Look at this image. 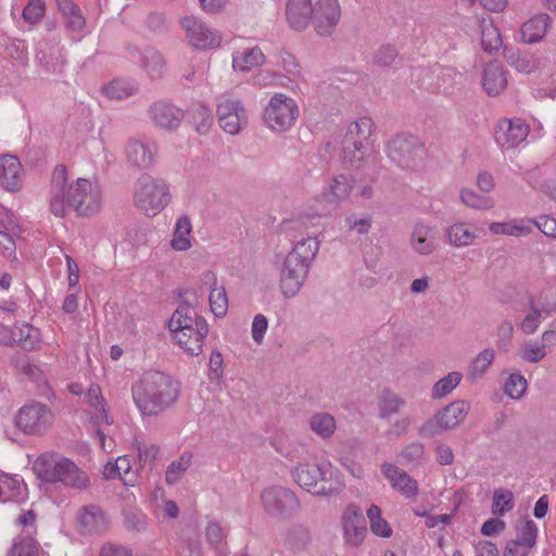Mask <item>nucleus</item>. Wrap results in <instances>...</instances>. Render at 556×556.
I'll return each mask as SVG.
<instances>
[{
    "label": "nucleus",
    "instance_id": "f257e3e1",
    "mask_svg": "<svg viewBox=\"0 0 556 556\" xmlns=\"http://www.w3.org/2000/svg\"><path fill=\"white\" fill-rule=\"evenodd\" d=\"M67 168L56 165L51 174L50 210L56 217H64L70 211L88 217L100 212L102 190L97 180L77 178L67 182Z\"/></svg>",
    "mask_w": 556,
    "mask_h": 556
},
{
    "label": "nucleus",
    "instance_id": "f03ea898",
    "mask_svg": "<svg viewBox=\"0 0 556 556\" xmlns=\"http://www.w3.org/2000/svg\"><path fill=\"white\" fill-rule=\"evenodd\" d=\"M131 392L134 402L142 415L156 416L176 402L179 388L170 376L149 370L132 386Z\"/></svg>",
    "mask_w": 556,
    "mask_h": 556
},
{
    "label": "nucleus",
    "instance_id": "7ed1b4c3",
    "mask_svg": "<svg viewBox=\"0 0 556 556\" xmlns=\"http://www.w3.org/2000/svg\"><path fill=\"white\" fill-rule=\"evenodd\" d=\"M318 250L317 239L307 237L296 242L286 255L279 273V289L283 298L291 299L300 292Z\"/></svg>",
    "mask_w": 556,
    "mask_h": 556
},
{
    "label": "nucleus",
    "instance_id": "20e7f679",
    "mask_svg": "<svg viewBox=\"0 0 556 556\" xmlns=\"http://www.w3.org/2000/svg\"><path fill=\"white\" fill-rule=\"evenodd\" d=\"M168 329L176 342L190 355H199L208 333L205 319L194 308L181 302L168 320Z\"/></svg>",
    "mask_w": 556,
    "mask_h": 556
},
{
    "label": "nucleus",
    "instance_id": "39448f33",
    "mask_svg": "<svg viewBox=\"0 0 556 556\" xmlns=\"http://www.w3.org/2000/svg\"><path fill=\"white\" fill-rule=\"evenodd\" d=\"M33 470L45 482H61L65 486L77 490L87 489L89 477L68 458L58 457L54 454H41L34 463Z\"/></svg>",
    "mask_w": 556,
    "mask_h": 556
},
{
    "label": "nucleus",
    "instance_id": "423d86ee",
    "mask_svg": "<svg viewBox=\"0 0 556 556\" xmlns=\"http://www.w3.org/2000/svg\"><path fill=\"white\" fill-rule=\"evenodd\" d=\"M134 206L147 217H154L172 202L169 185L148 174L141 175L134 185Z\"/></svg>",
    "mask_w": 556,
    "mask_h": 556
},
{
    "label": "nucleus",
    "instance_id": "0eeeda50",
    "mask_svg": "<svg viewBox=\"0 0 556 556\" xmlns=\"http://www.w3.org/2000/svg\"><path fill=\"white\" fill-rule=\"evenodd\" d=\"M469 409L470 405L468 402L463 400L454 401L427 419L418 428L417 433L421 438H434L444 431L454 429L465 420Z\"/></svg>",
    "mask_w": 556,
    "mask_h": 556
},
{
    "label": "nucleus",
    "instance_id": "6e6552de",
    "mask_svg": "<svg viewBox=\"0 0 556 556\" xmlns=\"http://www.w3.org/2000/svg\"><path fill=\"white\" fill-rule=\"evenodd\" d=\"M299 116V108L294 99L283 93L270 98L264 111V122L274 131L283 132L290 129Z\"/></svg>",
    "mask_w": 556,
    "mask_h": 556
},
{
    "label": "nucleus",
    "instance_id": "1a4fd4ad",
    "mask_svg": "<svg viewBox=\"0 0 556 556\" xmlns=\"http://www.w3.org/2000/svg\"><path fill=\"white\" fill-rule=\"evenodd\" d=\"M261 503L267 515L277 519H289L300 509L295 493L280 485L266 488L261 493Z\"/></svg>",
    "mask_w": 556,
    "mask_h": 556
},
{
    "label": "nucleus",
    "instance_id": "9d476101",
    "mask_svg": "<svg viewBox=\"0 0 556 556\" xmlns=\"http://www.w3.org/2000/svg\"><path fill=\"white\" fill-rule=\"evenodd\" d=\"M53 422L54 414L51 408L39 402L24 405L15 416L16 427L30 435H43Z\"/></svg>",
    "mask_w": 556,
    "mask_h": 556
},
{
    "label": "nucleus",
    "instance_id": "9b49d317",
    "mask_svg": "<svg viewBox=\"0 0 556 556\" xmlns=\"http://www.w3.org/2000/svg\"><path fill=\"white\" fill-rule=\"evenodd\" d=\"M329 464L300 463L292 471L293 480L313 495H329L331 489L326 485Z\"/></svg>",
    "mask_w": 556,
    "mask_h": 556
},
{
    "label": "nucleus",
    "instance_id": "f8f14e48",
    "mask_svg": "<svg viewBox=\"0 0 556 556\" xmlns=\"http://www.w3.org/2000/svg\"><path fill=\"white\" fill-rule=\"evenodd\" d=\"M341 5L338 0H317L313 5L312 24L321 37L331 36L341 20Z\"/></svg>",
    "mask_w": 556,
    "mask_h": 556
},
{
    "label": "nucleus",
    "instance_id": "ddd939ff",
    "mask_svg": "<svg viewBox=\"0 0 556 556\" xmlns=\"http://www.w3.org/2000/svg\"><path fill=\"white\" fill-rule=\"evenodd\" d=\"M216 114L220 128L230 136L239 135L248 125L247 111L239 100L225 99L217 104Z\"/></svg>",
    "mask_w": 556,
    "mask_h": 556
},
{
    "label": "nucleus",
    "instance_id": "4468645a",
    "mask_svg": "<svg viewBox=\"0 0 556 556\" xmlns=\"http://www.w3.org/2000/svg\"><path fill=\"white\" fill-rule=\"evenodd\" d=\"M182 25L191 46L197 49H213L219 46L220 35L195 17H186Z\"/></svg>",
    "mask_w": 556,
    "mask_h": 556
},
{
    "label": "nucleus",
    "instance_id": "2eb2a0df",
    "mask_svg": "<svg viewBox=\"0 0 556 556\" xmlns=\"http://www.w3.org/2000/svg\"><path fill=\"white\" fill-rule=\"evenodd\" d=\"M409 244L416 254L428 256L434 253L440 247L439 230L435 226L425 222H418L413 227Z\"/></svg>",
    "mask_w": 556,
    "mask_h": 556
},
{
    "label": "nucleus",
    "instance_id": "dca6fc26",
    "mask_svg": "<svg viewBox=\"0 0 556 556\" xmlns=\"http://www.w3.org/2000/svg\"><path fill=\"white\" fill-rule=\"evenodd\" d=\"M125 153L130 166L149 169L156 163L159 149L155 141H128Z\"/></svg>",
    "mask_w": 556,
    "mask_h": 556
},
{
    "label": "nucleus",
    "instance_id": "f3484780",
    "mask_svg": "<svg viewBox=\"0 0 556 556\" xmlns=\"http://www.w3.org/2000/svg\"><path fill=\"white\" fill-rule=\"evenodd\" d=\"M148 113L155 126L166 130L178 129L185 117L184 110L166 101L152 103Z\"/></svg>",
    "mask_w": 556,
    "mask_h": 556
},
{
    "label": "nucleus",
    "instance_id": "a211bd4d",
    "mask_svg": "<svg viewBox=\"0 0 556 556\" xmlns=\"http://www.w3.org/2000/svg\"><path fill=\"white\" fill-rule=\"evenodd\" d=\"M381 472L388 479L391 486L405 498L412 500L418 495V482L405 470L390 463L381 465Z\"/></svg>",
    "mask_w": 556,
    "mask_h": 556
},
{
    "label": "nucleus",
    "instance_id": "6ab92c4d",
    "mask_svg": "<svg viewBox=\"0 0 556 556\" xmlns=\"http://www.w3.org/2000/svg\"><path fill=\"white\" fill-rule=\"evenodd\" d=\"M344 539L346 543L357 546L359 545L366 534V522L362 510L356 506H349L342 518Z\"/></svg>",
    "mask_w": 556,
    "mask_h": 556
},
{
    "label": "nucleus",
    "instance_id": "aec40b11",
    "mask_svg": "<svg viewBox=\"0 0 556 556\" xmlns=\"http://www.w3.org/2000/svg\"><path fill=\"white\" fill-rule=\"evenodd\" d=\"M355 180L346 175L332 176L324 186L321 199L328 204H340L345 201L354 189Z\"/></svg>",
    "mask_w": 556,
    "mask_h": 556
},
{
    "label": "nucleus",
    "instance_id": "412c9836",
    "mask_svg": "<svg viewBox=\"0 0 556 556\" xmlns=\"http://www.w3.org/2000/svg\"><path fill=\"white\" fill-rule=\"evenodd\" d=\"M556 344L555 330H545L541 334V342L529 340L523 342L517 351V355L525 362L539 363L547 355V345Z\"/></svg>",
    "mask_w": 556,
    "mask_h": 556
},
{
    "label": "nucleus",
    "instance_id": "4be33fe9",
    "mask_svg": "<svg viewBox=\"0 0 556 556\" xmlns=\"http://www.w3.org/2000/svg\"><path fill=\"white\" fill-rule=\"evenodd\" d=\"M0 182L8 191H16L23 185V168L18 159L14 155L0 157Z\"/></svg>",
    "mask_w": 556,
    "mask_h": 556
},
{
    "label": "nucleus",
    "instance_id": "5701e85b",
    "mask_svg": "<svg viewBox=\"0 0 556 556\" xmlns=\"http://www.w3.org/2000/svg\"><path fill=\"white\" fill-rule=\"evenodd\" d=\"M202 282L210 288V306L216 317H224L228 309V298L223 286L218 285L215 273L206 270L202 274Z\"/></svg>",
    "mask_w": 556,
    "mask_h": 556
},
{
    "label": "nucleus",
    "instance_id": "b1692460",
    "mask_svg": "<svg viewBox=\"0 0 556 556\" xmlns=\"http://www.w3.org/2000/svg\"><path fill=\"white\" fill-rule=\"evenodd\" d=\"M313 4L311 0H288L286 16L291 28L304 30L312 22Z\"/></svg>",
    "mask_w": 556,
    "mask_h": 556
},
{
    "label": "nucleus",
    "instance_id": "393cba45",
    "mask_svg": "<svg viewBox=\"0 0 556 556\" xmlns=\"http://www.w3.org/2000/svg\"><path fill=\"white\" fill-rule=\"evenodd\" d=\"M407 405V402L399 393L391 389H383L377 397V416L381 420H391Z\"/></svg>",
    "mask_w": 556,
    "mask_h": 556
},
{
    "label": "nucleus",
    "instance_id": "a878e982",
    "mask_svg": "<svg viewBox=\"0 0 556 556\" xmlns=\"http://www.w3.org/2000/svg\"><path fill=\"white\" fill-rule=\"evenodd\" d=\"M78 523L85 533H102L108 529V518L104 513L94 505L83 507L77 515Z\"/></svg>",
    "mask_w": 556,
    "mask_h": 556
},
{
    "label": "nucleus",
    "instance_id": "bb28decb",
    "mask_svg": "<svg viewBox=\"0 0 556 556\" xmlns=\"http://www.w3.org/2000/svg\"><path fill=\"white\" fill-rule=\"evenodd\" d=\"M507 86L503 65L497 61L489 62L482 73V87L490 97L498 96Z\"/></svg>",
    "mask_w": 556,
    "mask_h": 556
},
{
    "label": "nucleus",
    "instance_id": "cd10ccee",
    "mask_svg": "<svg viewBox=\"0 0 556 556\" xmlns=\"http://www.w3.org/2000/svg\"><path fill=\"white\" fill-rule=\"evenodd\" d=\"M445 238L448 244L462 249L475 244L477 232L466 223H454L445 229Z\"/></svg>",
    "mask_w": 556,
    "mask_h": 556
},
{
    "label": "nucleus",
    "instance_id": "c85d7f7f",
    "mask_svg": "<svg viewBox=\"0 0 556 556\" xmlns=\"http://www.w3.org/2000/svg\"><path fill=\"white\" fill-rule=\"evenodd\" d=\"M26 491V484L17 476L0 475V502H23Z\"/></svg>",
    "mask_w": 556,
    "mask_h": 556
},
{
    "label": "nucleus",
    "instance_id": "c756f323",
    "mask_svg": "<svg viewBox=\"0 0 556 556\" xmlns=\"http://www.w3.org/2000/svg\"><path fill=\"white\" fill-rule=\"evenodd\" d=\"M529 125L521 118H502L495 128V139H527Z\"/></svg>",
    "mask_w": 556,
    "mask_h": 556
},
{
    "label": "nucleus",
    "instance_id": "7c9ffc66",
    "mask_svg": "<svg viewBox=\"0 0 556 556\" xmlns=\"http://www.w3.org/2000/svg\"><path fill=\"white\" fill-rule=\"evenodd\" d=\"M549 22L551 17L542 13L523 23L521 27L522 40L527 43H534L541 40L546 34Z\"/></svg>",
    "mask_w": 556,
    "mask_h": 556
},
{
    "label": "nucleus",
    "instance_id": "2f4dec72",
    "mask_svg": "<svg viewBox=\"0 0 556 556\" xmlns=\"http://www.w3.org/2000/svg\"><path fill=\"white\" fill-rule=\"evenodd\" d=\"M191 220L188 216H180L175 224L174 232L170 239V248L178 252L188 251L191 244Z\"/></svg>",
    "mask_w": 556,
    "mask_h": 556
},
{
    "label": "nucleus",
    "instance_id": "473e14b6",
    "mask_svg": "<svg viewBox=\"0 0 556 556\" xmlns=\"http://www.w3.org/2000/svg\"><path fill=\"white\" fill-rule=\"evenodd\" d=\"M528 218L511 219L509 222H492L489 230L493 235H504L513 237H526L531 233L532 228L528 225Z\"/></svg>",
    "mask_w": 556,
    "mask_h": 556
},
{
    "label": "nucleus",
    "instance_id": "72a5a7b5",
    "mask_svg": "<svg viewBox=\"0 0 556 556\" xmlns=\"http://www.w3.org/2000/svg\"><path fill=\"white\" fill-rule=\"evenodd\" d=\"M86 401L94 409L92 418L96 424L111 425L113 422L112 416H110L105 409L104 399L98 384H91L89 387L86 393Z\"/></svg>",
    "mask_w": 556,
    "mask_h": 556
},
{
    "label": "nucleus",
    "instance_id": "f704fd0d",
    "mask_svg": "<svg viewBox=\"0 0 556 556\" xmlns=\"http://www.w3.org/2000/svg\"><path fill=\"white\" fill-rule=\"evenodd\" d=\"M101 90L110 100H125L137 93L138 86L129 80L116 78L103 85Z\"/></svg>",
    "mask_w": 556,
    "mask_h": 556
},
{
    "label": "nucleus",
    "instance_id": "c9c22d12",
    "mask_svg": "<svg viewBox=\"0 0 556 556\" xmlns=\"http://www.w3.org/2000/svg\"><path fill=\"white\" fill-rule=\"evenodd\" d=\"M265 55L258 47L237 52L232 58V66L237 71L248 72L264 63Z\"/></svg>",
    "mask_w": 556,
    "mask_h": 556
},
{
    "label": "nucleus",
    "instance_id": "e433bc0d",
    "mask_svg": "<svg viewBox=\"0 0 556 556\" xmlns=\"http://www.w3.org/2000/svg\"><path fill=\"white\" fill-rule=\"evenodd\" d=\"M494 349L488 348L482 350L470 362L467 370V377L472 381H477L478 379L482 378L483 375L488 371L489 367L494 362Z\"/></svg>",
    "mask_w": 556,
    "mask_h": 556
},
{
    "label": "nucleus",
    "instance_id": "4c0bfd02",
    "mask_svg": "<svg viewBox=\"0 0 556 556\" xmlns=\"http://www.w3.org/2000/svg\"><path fill=\"white\" fill-rule=\"evenodd\" d=\"M311 430L323 439H329L336 431L337 424L332 415L316 413L309 418Z\"/></svg>",
    "mask_w": 556,
    "mask_h": 556
},
{
    "label": "nucleus",
    "instance_id": "58836bf2",
    "mask_svg": "<svg viewBox=\"0 0 556 556\" xmlns=\"http://www.w3.org/2000/svg\"><path fill=\"white\" fill-rule=\"evenodd\" d=\"M40 342V331L29 324L16 326L15 343L24 350H34Z\"/></svg>",
    "mask_w": 556,
    "mask_h": 556
},
{
    "label": "nucleus",
    "instance_id": "ea45409f",
    "mask_svg": "<svg viewBox=\"0 0 556 556\" xmlns=\"http://www.w3.org/2000/svg\"><path fill=\"white\" fill-rule=\"evenodd\" d=\"M502 37L498 29L491 23L485 21L481 24V47L488 52L497 51L502 46Z\"/></svg>",
    "mask_w": 556,
    "mask_h": 556
},
{
    "label": "nucleus",
    "instance_id": "a19ab883",
    "mask_svg": "<svg viewBox=\"0 0 556 556\" xmlns=\"http://www.w3.org/2000/svg\"><path fill=\"white\" fill-rule=\"evenodd\" d=\"M528 304H532L539 311L543 312L545 316H551L556 312V293L552 288L542 289L536 298L530 296Z\"/></svg>",
    "mask_w": 556,
    "mask_h": 556
},
{
    "label": "nucleus",
    "instance_id": "79ce46f5",
    "mask_svg": "<svg viewBox=\"0 0 556 556\" xmlns=\"http://www.w3.org/2000/svg\"><path fill=\"white\" fill-rule=\"evenodd\" d=\"M463 375L459 371L448 372L437 381L432 388L433 399H443L448 395L462 381Z\"/></svg>",
    "mask_w": 556,
    "mask_h": 556
},
{
    "label": "nucleus",
    "instance_id": "37998d69",
    "mask_svg": "<svg viewBox=\"0 0 556 556\" xmlns=\"http://www.w3.org/2000/svg\"><path fill=\"white\" fill-rule=\"evenodd\" d=\"M193 126L199 136H205L213 124V117L208 106L199 103L192 110Z\"/></svg>",
    "mask_w": 556,
    "mask_h": 556
},
{
    "label": "nucleus",
    "instance_id": "c03bdc74",
    "mask_svg": "<svg viewBox=\"0 0 556 556\" xmlns=\"http://www.w3.org/2000/svg\"><path fill=\"white\" fill-rule=\"evenodd\" d=\"M367 517L370 522L372 533L381 538H390L392 529L386 519L381 516V509L377 505H371L367 509Z\"/></svg>",
    "mask_w": 556,
    "mask_h": 556
},
{
    "label": "nucleus",
    "instance_id": "a18cd8bd",
    "mask_svg": "<svg viewBox=\"0 0 556 556\" xmlns=\"http://www.w3.org/2000/svg\"><path fill=\"white\" fill-rule=\"evenodd\" d=\"M426 457L425 444L419 441H413L405 445L399 453V458L403 465L419 464Z\"/></svg>",
    "mask_w": 556,
    "mask_h": 556
},
{
    "label": "nucleus",
    "instance_id": "49530a36",
    "mask_svg": "<svg viewBox=\"0 0 556 556\" xmlns=\"http://www.w3.org/2000/svg\"><path fill=\"white\" fill-rule=\"evenodd\" d=\"M516 539L515 541L519 543H523L528 546L535 547L536 545V539L539 534V528L536 523L531 520L527 519L521 523H518L516 526Z\"/></svg>",
    "mask_w": 556,
    "mask_h": 556
},
{
    "label": "nucleus",
    "instance_id": "de8ad7c7",
    "mask_svg": "<svg viewBox=\"0 0 556 556\" xmlns=\"http://www.w3.org/2000/svg\"><path fill=\"white\" fill-rule=\"evenodd\" d=\"M38 542L31 536H18L14 539L10 556H37L39 552Z\"/></svg>",
    "mask_w": 556,
    "mask_h": 556
},
{
    "label": "nucleus",
    "instance_id": "09e8293b",
    "mask_svg": "<svg viewBox=\"0 0 556 556\" xmlns=\"http://www.w3.org/2000/svg\"><path fill=\"white\" fill-rule=\"evenodd\" d=\"M191 466V455L182 454L179 459L174 460L166 469L165 480L168 484L178 482Z\"/></svg>",
    "mask_w": 556,
    "mask_h": 556
},
{
    "label": "nucleus",
    "instance_id": "8fccbe9b",
    "mask_svg": "<svg viewBox=\"0 0 556 556\" xmlns=\"http://www.w3.org/2000/svg\"><path fill=\"white\" fill-rule=\"evenodd\" d=\"M528 306L529 311L519 324L520 330L527 336L535 333L542 321L548 317L532 304Z\"/></svg>",
    "mask_w": 556,
    "mask_h": 556
},
{
    "label": "nucleus",
    "instance_id": "3c124183",
    "mask_svg": "<svg viewBox=\"0 0 556 556\" xmlns=\"http://www.w3.org/2000/svg\"><path fill=\"white\" fill-rule=\"evenodd\" d=\"M528 388L526 378L520 372H513L504 384V393L513 400L521 399Z\"/></svg>",
    "mask_w": 556,
    "mask_h": 556
},
{
    "label": "nucleus",
    "instance_id": "603ef678",
    "mask_svg": "<svg viewBox=\"0 0 556 556\" xmlns=\"http://www.w3.org/2000/svg\"><path fill=\"white\" fill-rule=\"evenodd\" d=\"M375 129V123L369 117H361L353 122L348 127L345 138L346 139H368Z\"/></svg>",
    "mask_w": 556,
    "mask_h": 556
},
{
    "label": "nucleus",
    "instance_id": "864d4df0",
    "mask_svg": "<svg viewBox=\"0 0 556 556\" xmlns=\"http://www.w3.org/2000/svg\"><path fill=\"white\" fill-rule=\"evenodd\" d=\"M409 141H389L387 151L389 156L400 166H408L410 163Z\"/></svg>",
    "mask_w": 556,
    "mask_h": 556
},
{
    "label": "nucleus",
    "instance_id": "5fc2aeb1",
    "mask_svg": "<svg viewBox=\"0 0 556 556\" xmlns=\"http://www.w3.org/2000/svg\"><path fill=\"white\" fill-rule=\"evenodd\" d=\"M460 199L465 205L477 210H490L494 206L491 198L480 195L470 189H463Z\"/></svg>",
    "mask_w": 556,
    "mask_h": 556
},
{
    "label": "nucleus",
    "instance_id": "6e6d98bb",
    "mask_svg": "<svg viewBox=\"0 0 556 556\" xmlns=\"http://www.w3.org/2000/svg\"><path fill=\"white\" fill-rule=\"evenodd\" d=\"M514 507V494L511 491H495L493 494L492 514L503 516Z\"/></svg>",
    "mask_w": 556,
    "mask_h": 556
},
{
    "label": "nucleus",
    "instance_id": "4d7b16f0",
    "mask_svg": "<svg viewBox=\"0 0 556 556\" xmlns=\"http://www.w3.org/2000/svg\"><path fill=\"white\" fill-rule=\"evenodd\" d=\"M144 66L152 78H160L165 68L163 56L154 50H147L143 56Z\"/></svg>",
    "mask_w": 556,
    "mask_h": 556
},
{
    "label": "nucleus",
    "instance_id": "13d9d810",
    "mask_svg": "<svg viewBox=\"0 0 556 556\" xmlns=\"http://www.w3.org/2000/svg\"><path fill=\"white\" fill-rule=\"evenodd\" d=\"M205 536L207 543L219 551L225 545L226 533L217 521H211L206 526Z\"/></svg>",
    "mask_w": 556,
    "mask_h": 556
},
{
    "label": "nucleus",
    "instance_id": "bf43d9fd",
    "mask_svg": "<svg viewBox=\"0 0 556 556\" xmlns=\"http://www.w3.org/2000/svg\"><path fill=\"white\" fill-rule=\"evenodd\" d=\"M413 420L409 416H403L391 422L390 427L386 431L388 439H400L409 432Z\"/></svg>",
    "mask_w": 556,
    "mask_h": 556
},
{
    "label": "nucleus",
    "instance_id": "052dcab7",
    "mask_svg": "<svg viewBox=\"0 0 556 556\" xmlns=\"http://www.w3.org/2000/svg\"><path fill=\"white\" fill-rule=\"evenodd\" d=\"M46 5L42 0H30L23 10V18L29 24H37L43 16Z\"/></svg>",
    "mask_w": 556,
    "mask_h": 556
},
{
    "label": "nucleus",
    "instance_id": "680f3d73",
    "mask_svg": "<svg viewBox=\"0 0 556 556\" xmlns=\"http://www.w3.org/2000/svg\"><path fill=\"white\" fill-rule=\"evenodd\" d=\"M399 55L397 50L391 45L381 46L374 56V63L381 67L391 66Z\"/></svg>",
    "mask_w": 556,
    "mask_h": 556
},
{
    "label": "nucleus",
    "instance_id": "e2e57ef3",
    "mask_svg": "<svg viewBox=\"0 0 556 556\" xmlns=\"http://www.w3.org/2000/svg\"><path fill=\"white\" fill-rule=\"evenodd\" d=\"M342 146V161L346 163H354L363 159V142L362 141H341Z\"/></svg>",
    "mask_w": 556,
    "mask_h": 556
},
{
    "label": "nucleus",
    "instance_id": "0e129e2a",
    "mask_svg": "<svg viewBox=\"0 0 556 556\" xmlns=\"http://www.w3.org/2000/svg\"><path fill=\"white\" fill-rule=\"evenodd\" d=\"M136 447L140 465L151 466L159 454V446L155 444H147L144 442L136 441Z\"/></svg>",
    "mask_w": 556,
    "mask_h": 556
},
{
    "label": "nucleus",
    "instance_id": "69168bd1",
    "mask_svg": "<svg viewBox=\"0 0 556 556\" xmlns=\"http://www.w3.org/2000/svg\"><path fill=\"white\" fill-rule=\"evenodd\" d=\"M528 225H534L545 236L556 239V218L549 216H540L536 219H527Z\"/></svg>",
    "mask_w": 556,
    "mask_h": 556
},
{
    "label": "nucleus",
    "instance_id": "338daca9",
    "mask_svg": "<svg viewBox=\"0 0 556 556\" xmlns=\"http://www.w3.org/2000/svg\"><path fill=\"white\" fill-rule=\"evenodd\" d=\"M268 329V320L263 314H257L254 316L252 321V338L255 343L261 344L264 340L265 333Z\"/></svg>",
    "mask_w": 556,
    "mask_h": 556
},
{
    "label": "nucleus",
    "instance_id": "774afa93",
    "mask_svg": "<svg viewBox=\"0 0 556 556\" xmlns=\"http://www.w3.org/2000/svg\"><path fill=\"white\" fill-rule=\"evenodd\" d=\"M344 224L349 230L356 231L359 235H365L370 229L371 219L369 217L357 219L354 215H350L344 218Z\"/></svg>",
    "mask_w": 556,
    "mask_h": 556
}]
</instances>
